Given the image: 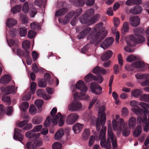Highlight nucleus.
I'll use <instances>...</instances> for the list:
<instances>
[{"label":"nucleus","mask_w":149,"mask_h":149,"mask_svg":"<svg viewBox=\"0 0 149 149\" xmlns=\"http://www.w3.org/2000/svg\"><path fill=\"white\" fill-rule=\"evenodd\" d=\"M108 124V139L107 141L106 139V127H104L103 129H101L99 134V138L101 140L100 144L101 146L103 148H106V149H111V145L110 138L111 139V143L113 147L115 148L117 146V140L115 136L113 134L112 128L111 127V121Z\"/></svg>","instance_id":"1"},{"label":"nucleus","mask_w":149,"mask_h":149,"mask_svg":"<svg viewBox=\"0 0 149 149\" xmlns=\"http://www.w3.org/2000/svg\"><path fill=\"white\" fill-rule=\"evenodd\" d=\"M103 24L100 22L96 24L91 32L87 37V39L91 40L93 42L95 41L100 42L106 37L108 32L104 27H102Z\"/></svg>","instance_id":"2"},{"label":"nucleus","mask_w":149,"mask_h":149,"mask_svg":"<svg viewBox=\"0 0 149 149\" xmlns=\"http://www.w3.org/2000/svg\"><path fill=\"white\" fill-rule=\"evenodd\" d=\"M100 118H97L94 116H92L91 118V124L93 125H96V129L98 131L100 130L101 125L102 127V129L106 127L104 126L106 120L105 114L103 113L100 116Z\"/></svg>","instance_id":"3"},{"label":"nucleus","mask_w":149,"mask_h":149,"mask_svg":"<svg viewBox=\"0 0 149 149\" xmlns=\"http://www.w3.org/2000/svg\"><path fill=\"white\" fill-rule=\"evenodd\" d=\"M75 87L76 88L81 91L80 93V96H84L88 88L84 81L81 80L79 81L76 84Z\"/></svg>","instance_id":"4"},{"label":"nucleus","mask_w":149,"mask_h":149,"mask_svg":"<svg viewBox=\"0 0 149 149\" xmlns=\"http://www.w3.org/2000/svg\"><path fill=\"white\" fill-rule=\"evenodd\" d=\"M145 65V64L143 62L139 61L133 63L131 65H126L125 66V68L127 71H132L133 70L132 68V67L135 68H142L144 67Z\"/></svg>","instance_id":"5"},{"label":"nucleus","mask_w":149,"mask_h":149,"mask_svg":"<svg viewBox=\"0 0 149 149\" xmlns=\"http://www.w3.org/2000/svg\"><path fill=\"white\" fill-rule=\"evenodd\" d=\"M82 104L80 102L77 100H74L71 103V105L68 107L69 110L72 111H76L80 109Z\"/></svg>","instance_id":"6"},{"label":"nucleus","mask_w":149,"mask_h":149,"mask_svg":"<svg viewBox=\"0 0 149 149\" xmlns=\"http://www.w3.org/2000/svg\"><path fill=\"white\" fill-rule=\"evenodd\" d=\"M130 38L131 41L138 44L141 43L145 41V38L141 35H131L130 36Z\"/></svg>","instance_id":"7"},{"label":"nucleus","mask_w":149,"mask_h":149,"mask_svg":"<svg viewBox=\"0 0 149 149\" xmlns=\"http://www.w3.org/2000/svg\"><path fill=\"white\" fill-rule=\"evenodd\" d=\"M78 118V115L77 114L71 113L67 117L66 122L68 124H72L77 120Z\"/></svg>","instance_id":"8"},{"label":"nucleus","mask_w":149,"mask_h":149,"mask_svg":"<svg viewBox=\"0 0 149 149\" xmlns=\"http://www.w3.org/2000/svg\"><path fill=\"white\" fill-rule=\"evenodd\" d=\"M91 89L93 93L97 95L101 94L102 88L99 85L92 83L90 86Z\"/></svg>","instance_id":"9"},{"label":"nucleus","mask_w":149,"mask_h":149,"mask_svg":"<svg viewBox=\"0 0 149 149\" xmlns=\"http://www.w3.org/2000/svg\"><path fill=\"white\" fill-rule=\"evenodd\" d=\"M129 22L130 25L133 27H136L140 24V19L137 16L131 17L129 19Z\"/></svg>","instance_id":"10"},{"label":"nucleus","mask_w":149,"mask_h":149,"mask_svg":"<svg viewBox=\"0 0 149 149\" xmlns=\"http://www.w3.org/2000/svg\"><path fill=\"white\" fill-rule=\"evenodd\" d=\"M144 109V110L143 111L138 106L136 107L132 108V111L137 115H142L143 113L145 115L149 113V111L147 109Z\"/></svg>","instance_id":"11"},{"label":"nucleus","mask_w":149,"mask_h":149,"mask_svg":"<svg viewBox=\"0 0 149 149\" xmlns=\"http://www.w3.org/2000/svg\"><path fill=\"white\" fill-rule=\"evenodd\" d=\"M21 131L18 128H15L14 130V134L13 138L15 140L21 141L23 139L24 136L21 134Z\"/></svg>","instance_id":"12"},{"label":"nucleus","mask_w":149,"mask_h":149,"mask_svg":"<svg viewBox=\"0 0 149 149\" xmlns=\"http://www.w3.org/2000/svg\"><path fill=\"white\" fill-rule=\"evenodd\" d=\"M25 135L27 138L33 139L34 140H35L38 139L40 137V133H36L32 130L26 132Z\"/></svg>","instance_id":"13"},{"label":"nucleus","mask_w":149,"mask_h":149,"mask_svg":"<svg viewBox=\"0 0 149 149\" xmlns=\"http://www.w3.org/2000/svg\"><path fill=\"white\" fill-rule=\"evenodd\" d=\"M1 90L2 92L6 94L16 92V90L13 86H9L6 88L1 87Z\"/></svg>","instance_id":"14"},{"label":"nucleus","mask_w":149,"mask_h":149,"mask_svg":"<svg viewBox=\"0 0 149 149\" xmlns=\"http://www.w3.org/2000/svg\"><path fill=\"white\" fill-rule=\"evenodd\" d=\"M113 41L114 40L112 37L107 38L101 45L100 47L104 49H106L111 45Z\"/></svg>","instance_id":"15"},{"label":"nucleus","mask_w":149,"mask_h":149,"mask_svg":"<svg viewBox=\"0 0 149 149\" xmlns=\"http://www.w3.org/2000/svg\"><path fill=\"white\" fill-rule=\"evenodd\" d=\"M74 15V13L73 10L70 11L68 13L65 15V18L63 20V24L64 25L67 24Z\"/></svg>","instance_id":"16"},{"label":"nucleus","mask_w":149,"mask_h":149,"mask_svg":"<svg viewBox=\"0 0 149 149\" xmlns=\"http://www.w3.org/2000/svg\"><path fill=\"white\" fill-rule=\"evenodd\" d=\"M142 10V8L139 6H136L132 7L130 10V13L138 14L140 13Z\"/></svg>","instance_id":"17"},{"label":"nucleus","mask_w":149,"mask_h":149,"mask_svg":"<svg viewBox=\"0 0 149 149\" xmlns=\"http://www.w3.org/2000/svg\"><path fill=\"white\" fill-rule=\"evenodd\" d=\"M112 54L113 52L109 50L106 51L103 53L101 56L102 60L104 61L109 59L111 57Z\"/></svg>","instance_id":"18"},{"label":"nucleus","mask_w":149,"mask_h":149,"mask_svg":"<svg viewBox=\"0 0 149 149\" xmlns=\"http://www.w3.org/2000/svg\"><path fill=\"white\" fill-rule=\"evenodd\" d=\"M91 28L90 27H87L84 29L80 33L78 37L80 39L84 37L90 32Z\"/></svg>","instance_id":"19"},{"label":"nucleus","mask_w":149,"mask_h":149,"mask_svg":"<svg viewBox=\"0 0 149 149\" xmlns=\"http://www.w3.org/2000/svg\"><path fill=\"white\" fill-rule=\"evenodd\" d=\"M93 72L95 74H105L106 73V71L103 68L97 66L93 68Z\"/></svg>","instance_id":"20"},{"label":"nucleus","mask_w":149,"mask_h":149,"mask_svg":"<svg viewBox=\"0 0 149 149\" xmlns=\"http://www.w3.org/2000/svg\"><path fill=\"white\" fill-rule=\"evenodd\" d=\"M83 127V124L77 123L73 126L72 129L75 133H78L81 131Z\"/></svg>","instance_id":"21"},{"label":"nucleus","mask_w":149,"mask_h":149,"mask_svg":"<svg viewBox=\"0 0 149 149\" xmlns=\"http://www.w3.org/2000/svg\"><path fill=\"white\" fill-rule=\"evenodd\" d=\"M17 53L22 57H27L30 55V52L28 50H23L20 49L17 50Z\"/></svg>","instance_id":"22"},{"label":"nucleus","mask_w":149,"mask_h":149,"mask_svg":"<svg viewBox=\"0 0 149 149\" xmlns=\"http://www.w3.org/2000/svg\"><path fill=\"white\" fill-rule=\"evenodd\" d=\"M68 11L67 8H63L57 10L55 13V15L57 17L65 15Z\"/></svg>","instance_id":"23"},{"label":"nucleus","mask_w":149,"mask_h":149,"mask_svg":"<svg viewBox=\"0 0 149 149\" xmlns=\"http://www.w3.org/2000/svg\"><path fill=\"white\" fill-rule=\"evenodd\" d=\"M11 78L8 74L4 75L0 80L1 83L6 84L8 83L10 80Z\"/></svg>","instance_id":"24"},{"label":"nucleus","mask_w":149,"mask_h":149,"mask_svg":"<svg viewBox=\"0 0 149 149\" xmlns=\"http://www.w3.org/2000/svg\"><path fill=\"white\" fill-rule=\"evenodd\" d=\"M137 123L138 124H139L141 125L144 126L146 124L147 117L145 116L143 118L140 116H138L137 118Z\"/></svg>","instance_id":"25"},{"label":"nucleus","mask_w":149,"mask_h":149,"mask_svg":"<svg viewBox=\"0 0 149 149\" xmlns=\"http://www.w3.org/2000/svg\"><path fill=\"white\" fill-rule=\"evenodd\" d=\"M142 131L141 126H138L135 129L133 132V136L134 137H137L141 134Z\"/></svg>","instance_id":"26"},{"label":"nucleus","mask_w":149,"mask_h":149,"mask_svg":"<svg viewBox=\"0 0 149 149\" xmlns=\"http://www.w3.org/2000/svg\"><path fill=\"white\" fill-rule=\"evenodd\" d=\"M17 22V21L15 19L11 18L8 19L6 24L7 26L10 28L16 24Z\"/></svg>","instance_id":"27"},{"label":"nucleus","mask_w":149,"mask_h":149,"mask_svg":"<svg viewBox=\"0 0 149 149\" xmlns=\"http://www.w3.org/2000/svg\"><path fill=\"white\" fill-rule=\"evenodd\" d=\"M96 79V76L90 73L85 77V80L86 82H89L93 80H95Z\"/></svg>","instance_id":"28"},{"label":"nucleus","mask_w":149,"mask_h":149,"mask_svg":"<svg viewBox=\"0 0 149 149\" xmlns=\"http://www.w3.org/2000/svg\"><path fill=\"white\" fill-rule=\"evenodd\" d=\"M136 124V120L135 118L134 117H130L129 120V125L130 127L134 128Z\"/></svg>","instance_id":"29"},{"label":"nucleus","mask_w":149,"mask_h":149,"mask_svg":"<svg viewBox=\"0 0 149 149\" xmlns=\"http://www.w3.org/2000/svg\"><path fill=\"white\" fill-rule=\"evenodd\" d=\"M79 20L83 24H88L89 18L84 14L80 16L79 18Z\"/></svg>","instance_id":"30"},{"label":"nucleus","mask_w":149,"mask_h":149,"mask_svg":"<svg viewBox=\"0 0 149 149\" xmlns=\"http://www.w3.org/2000/svg\"><path fill=\"white\" fill-rule=\"evenodd\" d=\"M100 16L99 14H97L95 15L91 18H89L88 24H92L97 22Z\"/></svg>","instance_id":"31"},{"label":"nucleus","mask_w":149,"mask_h":149,"mask_svg":"<svg viewBox=\"0 0 149 149\" xmlns=\"http://www.w3.org/2000/svg\"><path fill=\"white\" fill-rule=\"evenodd\" d=\"M142 91L139 89H136L131 91L132 95L136 97H139L142 95Z\"/></svg>","instance_id":"32"},{"label":"nucleus","mask_w":149,"mask_h":149,"mask_svg":"<svg viewBox=\"0 0 149 149\" xmlns=\"http://www.w3.org/2000/svg\"><path fill=\"white\" fill-rule=\"evenodd\" d=\"M64 134V132L63 130H58L55 135V139L56 140L61 139L63 136Z\"/></svg>","instance_id":"33"},{"label":"nucleus","mask_w":149,"mask_h":149,"mask_svg":"<svg viewBox=\"0 0 149 149\" xmlns=\"http://www.w3.org/2000/svg\"><path fill=\"white\" fill-rule=\"evenodd\" d=\"M30 41L27 40L23 41L22 43V48L26 50H27L28 49L30 48Z\"/></svg>","instance_id":"34"},{"label":"nucleus","mask_w":149,"mask_h":149,"mask_svg":"<svg viewBox=\"0 0 149 149\" xmlns=\"http://www.w3.org/2000/svg\"><path fill=\"white\" fill-rule=\"evenodd\" d=\"M6 104L9 105L11 103V100L9 96L5 95H3L1 99Z\"/></svg>","instance_id":"35"},{"label":"nucleus","mask_w":149,"mask_h":149,"mask_svg":"<svg viewBox=\"0 0 149 149\" xmlns=\"http://www.w3.org/2000/svg\"><path fill=\"white\" fill-rule=\"evenodd\" d=\"M30 27L31 29L35 30L40 29V24L35 22L31 24Z\"/></svg>","instance_id":"36"},{"label":"nucleus","mask_w":149,"mask_h":149,"mask_svg":"<svg viewBox=\"0 0 149 149\" xmlns=\"http://www.w3.org/2000/svg\"><path fill=\"white\" fill-rule=\"evenodd\" d=\"M90 130L88 129L85 130L82 135V138L84 140H86L88 139L90 135Z\"/></svg>","instance_id":"37"},{"label":"nucleus","mask_w":149,"mask_h":149,"mask_svg":"<svg viewBox=\"0 0 149 149\" xmlns=\"http://www.w3.org/2000/svg\"><path fill=\"white\" fill-rule=\"evenodd\" d=\"M42 118L41 117H36L32 120V122L34 124H39L42 123Z\"/></svg>","instance_id":"38"},{"label":"nucleus","mask_w":149,"mask_h":149,"mask_svg":"<svg viewBox=\"0 0 149 149\" xmlns=\"http://www.w3.org/2000/svg\"><path fill=\"white\" fill-rule=\"evenodd\" d=\"M135 77L137 79H147L149 78V74H140L137 73L136 74Z\"/></svg>","instance_id":"39"},{"label":"nucleus","mask_w":149,"mask_h":149,"mask_svg":"<svg viewBox=\"0 0 149 149\" xmlns=\"http://www.w3.org/2000/svg\"><path fill=\"white\" fill-rule=\"evenodd\" d=\"M22 9V6L20 5H17L13 7L11 10V11L13 14H15L20 12Z\"/></svg>","instance_id":"40"},{"label":"nucleus","mask_w":149,"mask_h":149,"mask_svg":"<svg viewBox=\"0 0 149 149\" xmlns=\"http://www.w3.org/2000/svg\"><path fill=\"white\" fill-rule=\"evenodd\" d=\"M129 25L127 22H124L123 24V27L122 29V32L124 33H127L129 31Z\"/></svg>","instance_id":"41"},{"label":"nucleus","mask_w":149,"mask_h":149,"mask_svg":"<svg viewBox=\"0 0 149 149\" xmlns=\"http://www.w3.org/2000/svg\"><path fill=\"white\" fill-rule=\"evenodd\" d=\"M51 119L52 117L50 116L47 117L44 124L45 127H47L50 126L52 123Z\"/></svg>","instance_id":"42"},{"label":"nucleus","mask_w":149,"mask_h":149,"mask_svg":"<svg viewBox=\"0 0 149 149\" xmlns=\"http://www.w3.org/2000/svg\"><path fill=\"white\" fill-rule=\"evenodd\" d=\"M84 14L89 18H90L94 14V10L93 8H91L87 10Z\"/></svg>","instance_id":"43"},{"label":"nucleus","mask_w":149,"mask_h":149,"mask_svg":"<svg viewBox=\"0 0 149 149\" xmlns=\"http://www.w3.org/2000/svg\"><path fill=\"white\" fill-rule=\"evenodd\" d=\"M130 133V130L128 128L124 127L122 130V134L123 136H127Z\"/></svg>","instance_id":"44"},{"label":"nucleus","mask_w":149,"mask_h":149,"mask_svg":"<svg viewBox=\"0 0 149 149\" xmlns=\"http://www.w3.org/2000/svg\"><path fill=\"white\" fill-rule=\"evenodd\" d=\"M19 32L21 36H25L27 33V29L25 27L20 28Z\"/></svg>","instance_id":"45"},{"label":"nucleus","mask_w":149,"mask_h":149,"mask_svg":"<svg viewBox=\"0 0 149 149\" xmlns=\"http://www.w3.org/2000/svg\"><path fill=\"white\" fill-rule=\"evenodd\" d=\"M105 111V107L104 106H102L100 108L99 111L98 112V115L99 116H100L101 115L104 113L105 114V116L106 117V114L104 112Z\"/></svg>","instance_id":"46"},{"label":"nucleus","mask_w":149,"mask_h":149,"mask_svg":"<svg viewBox=\"0 0 149 149\" xmlns=\"http://www.w3.org/2000/svg\"><path fill=\"white\" fill-rule=\"evenodd\" d=\"M43 100H37L35 102V104L37 107L40 108L43 105Z\"/></svg>","instance_id":"47"},{"label":"nucleus","mask_w":149,"mask_h":149,"mask_svg":"<svg viewBox=\"0 0 149 149\" xmlns=\"http://www.w3.org/2000/svg\"><path fill=\"white\" fill-rule=\"evenodd\" d=\"M29 106V103L27 102H24L22 104L21 109L23 111H25L28 108Z\"/></svg>","instance_id":"48"},{"label":"nucleus","mask_w":149,"mask_h":149,"mask_svg":"<svg viewBox=\"0 0 149 149\" xmlns=\"http://www.w3.org/2000/svg\"><path fill=\"white\" fill-rule=\"evenodd\" d=\"M36 109L33 104H31L29 109V112L31 115H34L36 113Z\"/></svg>","instance_id":"49"},{"label":"nucleus","mask_w":149,"mask_h":149,"mask_svg":"<svg viewBox=\"0 0 149 149\" xmlns=\"http://www.w3.org/2000/svg\"><path fill=\"white\" fill-rule=\"evenodd\" d=\"M44 80L46 82H48L50 84H51L52 83L50 82L51 78V76L50 74L47 73H45L44 75Z\"/></svg>","instance_id":"50"},{"label":"nucleus","mask_w":149,"mask_h":149,"mask_svg":"<svg viewBox=\"0 0 149 149\" xmlns=\"http://www.w3.org/2000/svg\"><path fill=\"white\" fill-rule=\"evenodd\" d=\"M122 115L123 117H125L127 116L129 114V111L126 107H123L122 110Z\"/></svg>","instance_id":"51"},{"label":"nucleus","mask_w":149,"mask_h":149,"mask_svg":"<svg viewBox=\"0 0 149 149\" xmlns=\"http://www.w3.org/2000/svg\"><path fill=\"white\" fill-rule=\"evenodd\" d=\"M38 85L40 87H45L46 86V82L43 79H42L39 81Z\"/></svg>","instance_id":"52"},{"label":"nucleus","mask_w":149,"mask_h":149,"mask_svg":"<svg viewBox=\"0 0 149 149\" xmlns=\"http://www.w3.org/2000/svg\"><path fill=\"white\" fill-rule=\"evenodd\" d=\"M83 10L82 8H79L77 9L75 11H74L75 17H77L79 16L82 13Z\"/></svg>","instance_id":"53"},{"label":"nucleus","mask_w":149,"mask_h":149,"mask_svg":"<svg viewBox=\"0 0 149 149\" xmlns=\"http://www.w3.org/2000/svg\"><path fill=\"white\" fill-rule=\"evenodd\" d=\"M62 146L61 144L58 142L54 143L52 146V149H61Z\"/></svg>","instance_id":"54"},{"label":"nucleus","mask_w":149,"mask_h":149,"mask_svg":"<svg viewBox=\"0 0 149 149\" xmlns=\"http://www.w3.org/2000/svg\"><path fill=\"white\" fill-rule=\"evenodd\" d=\"M29 9V7L28 2H26L23 6L22 11L26 13L28 12Z\"/></svg>","instance_id":"55"},{"label":"nucleus","mask_w":149,"mask_h":149,"mask_svg":"<svg viewBox=\"0 0 149 149\" xmlns=\"http://www.w3.org/2000/svg\"><path fill=\"white\" fill-rule=\"evenodd\" d=\"M140 99L141 100H143L146 102H149V95H143L140 97Z\"/></svg>","instance_id":"56"},{"label":"nucleus","mask_w":149,"mask_h":149,"mask_svg":"<svg viewBox=\"0 0 149 149\" xmlns=\"http://www.w3.org/2000/svg\"><path fill=\"white\" fill-rule=\"evenodd\" d=\"M36 33L34 31L30 30L28 33V36L30 38H34L36 35Z\"/></svg>","instance_id":"57"},{"label":"nucleus","mask_w":149,"mask_h":149,"mask_svg":"<svg viewBox=\"0 0 149 149\" xmlns=\"http://www.w3.org/2000/svg\"><path fill=\"white\" fill-rule=\"evenodd\" d=\"M28 122V120H25L18 123L17 125L20 127H22L26 125Z\"/></svg>","instance_id":"58"},{"label":"nucleus","mask_w":149,"mask_h":149,"mask_svg":"<svg viewBox=\"0 0 149 149\" xmlns=\"http://www.w3.org/2000/svg\"><path fill=\"white\" fill-rule=\"evenodd\" d=\"M32 56L34 61L36 60L39 57V54L36 51H33L32 53Z\"/></svg>","instance_id":"59"},{"label":"nucleus","mask_w":149,"mask_h":149,"mask_svg":"<svg viewBox=\"0 0 149 149\" xmlns=\"http://www.w3.org/2000/svg\"><path fill=\"white\" fill-rule=\"evenodd\" d=\"M137 60V57L136 56L132 55L128 56L127 59V61L130 62Z\"/></svg>","instance_id":"60"},{"label":"nucleus","mask_w":149,"mask_h":149,"mask_svg":"<svg viewBox=\"0 0 149 149\" xmlns=\"http://www.w3.org/2000/svg\"><path fill=\"white\" fill-rule=\"evenodd\" d=\"M37 13V11L36 8H31L30 13V17L31 18L34 17Z\"/></svg>","instance_id":"61"},{"label":"nucleus","mask_w":149,"mask_h":149,"mask_svg":"<svg viewBox=\"0 0 149 149\" xmlns=\"http://www.w3.org/2000/svg\"><path fill=\"white\" fill-rule=\"evenodd\" d=\"M140 103H139L138 102L136 101L132 100L130 102V104L132 107H138L139 105H140Z\"/></svg>","instance_id":"62"},{"label":"nucleus","mask_w":149,"mask_h":149,"mask_svg":"<svg viewBox=\"0 0 149 149\" xmlns=\"http://www.w3.org/2000/svg\"><path fill=\"white\" fill-rule=\"evenodd\" d=\"M135 34L134 36L140 35V34L142 33V30L141 29L137 28L134 29Z\"/></svg>","instance_id":"63"},{"label":"nucleus","mask_w":149,"mask_h":149,"mask_svg":"<svg viewBox=\"0 0 149 149\" xmlns=\"http://www.w3.org/2000/svg\"><path fill=\"white\" fill-rule=\"evenodd\" d=\"M32 70L35 73H37L39 69L36 64V63L33 64L32 65Z\"/></svg>","instance_id":"64"}]
</instances>
